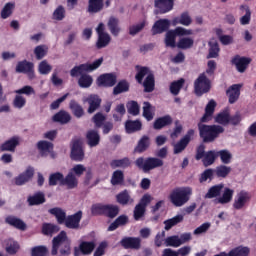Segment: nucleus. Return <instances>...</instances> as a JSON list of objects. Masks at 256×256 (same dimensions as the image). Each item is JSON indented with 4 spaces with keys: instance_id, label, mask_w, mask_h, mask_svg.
Returning a JSON list of instances; mask_svg holds the SVG:
<instances>
[{
    "instance_id": "4468645a",
    "label": "nucleus",
    "mask_w": 256,
    "mask_h": 256,
    "mask_svg": "<svg viewBox=\"0 0 256 256\" xmlns=\"http://www.w3.org/2000/svg\"><path fill=\"white\" fill-rule=\"evenodd\" d=\"M241 87H243V84H234L227 89L226 95L230 105H234V103L239 101V97H241Z\"/></svg>"
},
{
    "instance_id": "ddd939ff",
    "label": "nucleus",
    "mask_w": 256,
    "mask_h": 256,
    "mask_svg": "<svg viewBox=\"0 0 256 256\" xmlns=\"http://www.w3.org/2000/svg\"><path fill=\"white\" fill-rule=\"evenodd\" d=\"M35 175V168L32 166H28L24 172L20 173L18 176L14 178L15 185L21 186L25 185V183H29L33 176Z\"/></svg>"
},
{
    "instance_id": "79ce46f5",
    "label": "nucleus",
    "mask_w": 256,
    "mask_h": 256,
    "mask_svg": "<svg viewBox=\"0 0 256 256\" xmlns=\"http://www.w3.org/2000/svg\"><path fill=\"white\" fill-rule=\"evenodd\" d=\"M78 85L82 89H89L93 85V77L89 74H82L78 80Z\"/></svg>"
},
{
    "instance_id": "c03bdc74",
    "label": "nucleus",
    "mask_w": 256,
    "mask_h": 256,
    "mask_svg": "<svg viewBox=\"0 0 256 256\" xmlns=\"http://www.w3.org/2000/svg\"><path fill=\"white\" fill-rule=\"evenodd\" d=\"M155 113V108L151 106L149 102H144L143 103V117L147 121H152Z\"/></svg>"
},
{
    "instance_id": "de8ad7c7",
    "label": "nucleus",
    "mask_w": 256,
    "mask_h": 256,
    "mask_svg": "<svg viewBox=\"0 0 256 256\" xmlns=\"http://www.w3.org/2000/svg\"><path fill=\"white\" fill-rule=\"evenodd\" d=\"M181 221H183V215L181 214H178L171 219L165 220L164 221L165 231H169V229H171L172 227H175V225H177L178 223H181Z\"/></svg>"
},
{
    "instance_id": "4d7b16f0",
    "label": "nucleus",
    "mask_w": 256,
    "mask_h": 256,
    "mask_svg": "<svg viewBox=\"0 0 256 256\" xmlns=\"http://www.w3.org/2000/svg\"><path fill=\"white\" fill-rule=\"evenodd\" d=\"M217 157H220L222 163H224V165H229V163H231V159H233V155L231 154V152H229V150H220L217 152Z\"/></svg>"
},
{
    "instance_id": "e2e57ef3",
    "label": "nucleus",
    "mask_w": 256,
    "mask_h": 256,
    "mask_svg": "<svg viewBox=\"0 0 256 256\" xmlns=\"http://www.w3.org/2000/svg\"><path fill=\"white\" fill-rule=\"evenodd\" d=\"M63 181H64V176L62 173L56 172L52 175H50L49 177V185L55 186L58 183H60V185H63Z\"/></svg>"
},
{
    "instance_id": "680f3d73",
    "label": "nucleus",
    "mask_w": 256,
    "mask_h": 256,
    "mask_svg": "<svg viewBox=\"0 0 256 256\" xmlns=\"http://www.w3.org/2000/svg\"><path fill=\"white\" fill-rule=\"evenodd\" d=\"M53 67L47 62V60H43L38 65V71L40 75H49L50 71H52Z\"/></svg>"
},
{
    "instance_id": "864d4df0",
    "label": "nucleus",
    "mask_w": 256,
    "mask_h": 256,
    "mask_svg": "<svg viewBox=\"0 0 256 256\" xmlns=\"http://www.w3.org/2000/svg\"><path fill=\"white\" fill-rule=\"evenodd\" d=\"M108 27L114 37H117V35H119L121 31V28H119V20H117L116 18H110L108 21Z\"/></svg>"
},
{
    "instance_id": "c85d7f7f",
    "label": "nucleus",
    "mask_w": 256,
    "mask_h": 256,
    "mask_svg": "<svg viewBox=\"0 0 256 256\" xmlns=\"http://www.w3.org/2000/svg\"><path fill=\"white\" fill-rule=\"evenodd\" d=\"M52 119L55 121V123L65 125L71 121V114H69L67 111L61 110L56 113Z\"/></svg>"
},
{
    "instance_id": "37998d69",
    "label": "nucleus",
    "mask_w": 256,
    "mask_h": 256,
    "mask_svg": "<svg viewBox=\"0 0 256 256\" xmlns=\"http://www.w3.org/2000/svg\"><path fill=\"white\" fill-rule=\"evenodd\" d=\"M141 121L139 120H128L126 123H125V129H126V132L128 133H135V131H141Z\"/></svg>"
},
{
    "instance_id": "49530a36",
    "label": "nucleus",
    "mask_w": 256,
    "mask_h": 256,
    "mask_svg": "<svg viewBox=\"0 0 256 256\" xmlns=\"http://www.w3.org/2000/svg\"><path fill=\"white\" fill-rule=\"evenodd\" d=\"M28 203L29 205H41L45 203V194L43 192H37L28 198Z\"/></svg>"
},
{
    "instance_id": "13d9d810",
    "label": "nucleus",
    "mask_w": 256,
    "mask_h": 256,
    "mask_svg": "<svg viewBox=\"0 0 256 256\" xmlns=\"http://www.w3.org/2000/svg\"><path fill=\"white\" fill-rule=\"evenodd\" d=\"M49 213H51V215H55L58 223H65L66 215H65V212L61 208H52L49 210Z\"/></svg>"
},
{
    "instance_id": "f8f14e48",
    "label": "nucleus",
    "mask_w": 256,
    "mask_h": 256,
    "mask_svg": "<svg viewBox=\"0 0 256 256\" xmlns=\"http://www.w3.org/2000/svg\"><path fill=\"white\" fill-rule=\"evenodd\" d=\"M231 63L236 67L238 73H245V71H247V67H249V64L251 63V58L236 55L232 58Z\"/></svg>"
},
{
    "instance_id": "6ab92c4d",
    "label": "nucleus",
    "mask_w": 256,
    "mask_h": 256,
    "mask_svg": "<svg viewBox=\"0 0 256 256\" xmlns=\"http://www.w3.org/2000/svg\"><path fill=\"white\" fill-rule=\"evenodd\" d=\"M5 223L11 227H14L15 229H18L19 231H27V224L21 220V218L14 215L6 216Z\"/></svg>"
},
{
    "instance_id": "a211bd4d",
    "label": "nucleus",
    "mask_w": 256,
    "mask_h": 256,
    "mask_svg": "<svg viewBox=\"0 0 256 256\" xmlns=\"http://www.w3.org/2000/svg\"><path fill=\"white\" fill-rule=\"evenodd\" d=\"M71 157L74 161H81L85 157L81 140H74L72 143Z\"/></svg>"
},
{
    "instance_id": "f257e3e1",
    "label": "nucleus",
    "mask_w": 256,
    "mask_h": 256,
    "mask_svg": "<svg viewBox=\"0 0 256 256\" xmlns=\"http://www.w3.org/2000/svg\"><path fill=\"white\" fill-rule=\"evenodd\" d=\"M235 191L231 188H225V185L218 184L209 188L208 192L205 194V199H215V203L220 205H227L233 201V195Z\"/></svg>"
},
{
    "instance_id": "b1692460",
    "label": "nucleus",
    "mask_w": 256,
    "mask_h": 256,
    "mask_svg": "<svg viewBox=\"0 0 256 256\" xmlns=\"http://www.w3.org/2000/svg\"><path fill=\"white\" fill-rule=\"evenodd\" d=\"M93 249H95L94 242H82L79 248H75L74 256H79L81 253L82 255H89L93 252Z\"/></svg>"
},
{
    "instance_id": "8fccbe9b",
    "label": "nucleus",
    "mask_w": 256,
    "mask_h": 256,
    "mask_svg": "<svg viewBox=\"0 0 256 256\" xmlns=\"http://www.w3.org/2000/svg\"><path fill=\"white\" fill-rule=\"evenodd\" d=\"M103 9V0H89V13H99Z\"/></svg>"
},
{
    "instance_id": "052dcab7",
    "label": "nucleus",
    "mask_w": 256,
    "mask_h": 256,
    "mask_svg": "<svg viewBox=\"0 0 256 256\" xmlns=\"http://www.w3.org/2000/svg\"><path fill=\"white\" fill-rule=\"evenodd\" d=\"M16 95H26L27 97H31V95H35V89L32 86L25 85L22 88H19L14 91Z\"/></svg>"
},
{
    "instance_id": "473e14b6",
    "label": "nucleus",
    "mask_w": 256,
    "mask_h": 256,
    "mask_svg": "<svg viewBox=\"0 0 256 256\" xmlns=\"http://www.w3.org/2000/svg\"><path fill=\"white\" fill-rule=\"evenodd\" d=\"M251 250L247 246H238L228 253L226 252V256H249Z\"/></svg>"
},
{
    "instance_id": "3c124183",
    "label": "nucleus",
    "mask_w": 256,
    "mask_h": 256,
    "mask_svg": "<svg viewBox=\"0 0 256 256\" xmlns=\"http://www.w3.org/2000/svg\"><path fill=\"white\" fill-rule=\"evenodd\" d=\"M63 185H67L68 189H75L78 185L77 177L72 172H69L63 180Z\"/></svg>"
},
{
    "instance_id": "6e6d98bb",
    "label": "nucleus",
    "mask_w": 256,
    "mask_h": 256,
    "mask_svg": "<svg viewBox=\"0 0 256 256\" xmlns=\"http://www.w3.org/2000/svg\"><path fill=\"white\" fill-rule=\"evenodd\" d=\"M166 247H181V240L178 235L169 236L165 239Z\"/></svg>"
},
{
    "instance_id": "aec40b11",
    "label": "nucleus",
    "mask_w": 256,
    "mask_h": 256,
    "mask_svg": "<svg viewBox=\"0 0 256 256\" xmlns=\"http://www.w3.org/2000/svg\"><path fill=\"white\" fill-rule=\"evenodd\" d=\"M117 83V77L114 74H102L97 79L98 87H113Z\"/></svg>"
},
{
    "instance_id": "774afa93",
    "label": "nucleus",
    "mask_w": 256,
    "mask_h": 256,
    "mask_svg": "<svg viewBox=\"0 0 256 256\" xmlns=\"http://www.w3.org/2000/svg\"><path fill=\"white\" fill-rule=\"evenodd\" d=\"M105 211H107V205L105 204H94L91 207L92 215H105Z\"/></svg>"
},
{
    "instance_id": "2eb2a0df",
    "label": "nucleus",
    "mask_w": 256,
    "mask_h": 256,
    "mask_svg": "<svg viewBox=\"0 0 256 256\" xmlns=\"http://www.w3.org/2000/svg\"><path fill=\"white\" fill-rule=\"evenodd\" d=\"M20 143L21 137L13 136L0 145V151L15 153V150L17 149V147H19Z\"/></svg>"
},
{
    "instance_id": "603ef678",
    "label": "nucleus",
    "mask_w": 256,
    "mask_h": 256,
    "mask_svg": "<svg viewBox=\"0 0 256 256\" xmlns=\"http://www.w3.org/2000/svg\"><path fill=\"white\" fill-rule=\"evenodd\" d=\"M128 221L129 218H127V216H119L113 223L110 224V226L108 227V231H115V229L121 227V225H126Z\"/></svg>"
},
{
    "instance_id": "412c9836",
    "label": "nucleus",
    "mask_w": 256,
    "mask_h": 256,
    "mask_svg": "<svg viewBox=\"0 0 256 256\" xmlns=\"http://www.w3.org/2000/svg\"><path fill=\"white\" fill-rule=\"evenodd\" d=\"M175 5V0H155L154 6L159 10L160 13H169V11H173V7Z\"/></svg>"
},
{
    "instance_id": "72a5a7b5",
    "label": "nucleus",
    "mask_w": 256,
    "mask_h": 256,
    "mask_svg": "<svg viewBox=\"0 0 256 256\" xmlns=\"http://www.w3.org/2000/svg\"><path fill=\"white\" fill-rule=\"evenodd\" d=\"M116 199H117V202L120 203V205H131L134 201L131 195L129 194V191L127 190L120 192L116 196Z\"/></svg>"
},
{
    "instance_id": "0eeeda50",
    "label": "nucleus",
    "mask_w": 256,
    "mask_h": 256,
    "mask_svg": "<svg viewBox=\"0 0 256 256\" xmlns=\"http://www.w3.org/2000/svg\"><path fill=\"white\" fill-rule=\"evenodd\" d=\"M103 65V57L95 60L92 63L81 64L79 66H75L71 71V77H79V75H83V73H91L99 69Z\"/></svg>"
},
{
    "instance_id": "5701e85b",
    "label": "nucleus",
    "mask_w": 256,
    "mask_h": 256,
    "mask_svg": "<svg viewBox=\"0 0 256 256\" xmlns=\"http://www.w3.org/2000/svg\"><path fill=\"white\" fill-rule=\"evenodd\" d=\"M172 24L175 25H183V27H190L193 24V18L189 12H183L178 17H175L172 20Z\"/></svg>"
},
{
    "instance_id": "4c0bfd02",
    "label": "nucleus",
    "mask_w": 256,
    "mask_h": 256,
    "mask_svg": "<svg viewBox=\"0 0 256 256\" xmlns=\"http://www.w3.org/2000/svg\"><path fill=\"white\" fill-rule=\"evenodd\" d=\"M37 147L41 155H49V153L53 151V143L49 141H45V140L39 141L37 144Z\"/></svg>"
},
{
    "instance_id": "39448f33",
    "label": "nucleus",
    "mask_w": 256,
    "mask_h": 256,
    "mask_svg": "<svg viewBox=\"0 0 256 256\" xmlns=\"http://www.w3.org/2000/svg\"><path fill=\"white\" fill-rule=\"evenodd\" d=\"M188 35H193V31L191 29L178 26L175 29H171L166 32L164 43L166 47H171L173 49L177 47V37H187Z\"/></svg>"
},
{
    "instance_id": "7c9ffc66",
    "label": "nucleus",
    "mask_w": 256,
    "mask_h": 256,
    "mask_svg": "<svg viewBox=\"0 0 256 256\" xmlns=\"http://www.w3.org/2000/svg\"><path fill=\"white\" fill-rule=\"evenodd\" d=\"M230 110L229 108L224 109L218 115L215 116V123L219 125H229Z\"/></svg>"
},
{
    "instance_id": "69168bd1",
    "label": "nucleus",
    "mask_w": 256,
    "mask_h": 256,
    "mask_svg": "<svg viewBox=\"0 0 256 256\" xmlns=\"http://www.w3.org/2000/svg\"><path fill=\"white\" fill-rule=\"evenodd\" d=\"M127 91H129V83H127L126 81H121L115 86L113 93L114 95H119Z\"/></svg>"
},
{
    "instance_id": "20e7f679",
    "label": "nucleus",
    "mask_w": 256,
    "mask_h": 256,
    "mask_svg": "<svg viewBox=\"0 0 256 256\" xmlns=\"http://www.w3.org/2000/svg\"><path fill=\"white\" fill-rule=\"evenodd\" d=\"M52 243V255H57L59 249L62 255L71 254V241L67 238L65 231L60 232V234L53 239Z\"/></svg>"
},
{
    "instance_id": "dca6fc26",
    "label": "nucleus",
    "mask_w": 256,
    "mask_h": 256,
    "mask_svg": "<svg viewBox=\"0 0 256 256\" xmlns=\"http://www.w3.org/2000/svg\"><path fill=\"white\" fill-rule=\"evenodd\" d=\"M193 135H195V130L191 129L178 143L174 145L175 155L185 151V148L187 147V145H189V142L191 141V139H193Z\"/></svg>"
},
{
    "instance_id": "338daca9",
    "label": "nucleus",
    "mask_w": 256,
    "mask_h": 256,
    "mask_svg": "<svg viewBox=\"0 0 256 256\" xmlns=\"http://www.w3.org/2000/svg\"><path fill=\"white\" fill-rule=\"evenodd\" d=\"M183 83H185L184 79H180L171 83L170 92L172 93V95H179V91H181Z\"/></svg>"
},
{
    "instance_id": "f704fd0d",
    "label": "nucleus",
    "mask_w": 256,
    "mask_h": 256,
    "mask_svg": "<svg viewBox=\"0 0 256 256\" xmlns=\"http://www.w3.org/2000/svg\"><path fill=\"white\" fill-rule=\"evenodd\" d=\"M33 53L36 59L38 61H41V59H44V57H47V53H49V47L45 44L38 45L34 48Z\"/></svg>"
},
{
    "instance_id": "c9c22d12",
    "label": "nucleus",
    "mask_w": 256,
    "mask_h": 256,
    "mask_svg": "<svg viewBox=\"0 0 256 256\" xmlns=\"http://www.w3.org/2000/svg\"><path fill=\"white\" fill-rule=\"evenodd\" d=\"M13 11H15V3L14 2L6 3L0 13L1 19H9V17L13 15Z\"/></svg>"
},
{
    "instance_id": "e433bc0d",
    "label": "nucleus",
    "mask_w": 256,
    "mask_h": 256,
    "mask_svg": "<svg viewBox=\"0 0 256 256\" xmlns=\"http://www.w3.org/2000/svg\"><path fill=\"white\" fill-rule=\"evenodd\" d=\"M172 123L173 119L171 116L166 115L155 120L154 129H163V127H167V125H171Z\"/></svg>"
},
{
    "instance_id": "a878e982",
    "label": "nucleus",
    "mask_w": 256,
    "mask_h": 256,
    "mask_svg": "<svg viewBox=\"0 0 256 256\" xmlns=\"http://www.w3.org/2000/svg\"><path fill=\"white\" fill-rule=\"evenodd\" d=\"M195 45V39L193 37L188 36H180L176 46L178 49H191Z\"/></svg>"
},
{
    "instance_id": "ea45409f",
    "label": "nucleus",
    "mask_w": 256,
    "mask_h": 256,
    "mask_svg": "<svg viewBox=\"0 0 256 256\" xmlns=\"http://www.w3.org/2000/svg\"><path fill=\"white\" fill-rule=\"evenodd\" d=\"M69 107L75 117L80 119V117H83L85 115V112L83 111V107L77 103L75 100H71L69 103Z\"/></svg>"
},
{
    "instance_id": "c756f323",
    "label": "nucleus",
    "mask_w": 256,
    "mask_h": 256,
    "mask_svg": "<svg viewBox=\"0 0 256 256\" xmlns=\"http://www.w3.org/2000/svg\"><path fill=\"white\" fill-rule=\"evenodd\" d=\"M215 107H217V103H215L214 100H210L206 105L205 114L201 118L202 123H207V121L211 119V116L215 113Z\"/></svg>"
},
{
    "instance_id": "09e8293b",
    "label": "nucleus",
    "mask_w": 256,
    "mask_h": 256,
    "mask_svg": "<svg viewBox=\"0 0 256 256\" xmlns=\"http://www.w3.org/2000/svg\"><path fill=\"white\" fill-rule=\"evenodd\" d=\"M215 159H217V151H208L204 154L203 164L205 167H209V165H213L215 163Z\"/></svg>"
},
{
    "instance_id": "9b49d317",
    "label": "nucleus",
    "mask_w": 256,
    "mask_h": 256,
    "mask_svg": "<svg viewBox=\"0 0 256 256\" xmlns=\"http://www.w3.org/2000/svg\"><path fill=\"white\" fill-rule=\"evenodd\" d=\"M249 201H251V193L242 190L236 194L233 202V207L234 209L239 211L241 209H244V207H247Z\"/></svg>"
},
{
    "instance_id": "f03ea898",
    "label": "nucleus",
    "mask_w": 256,
    "mask_h": 256,
    "mask_svg": "<svg viewBox=\"0 0 256 256\" xmlns=\"http://www.w3.org/2000/svg\"><path fill=\"white\" fill-rule=\"evenodd\" d=\"M193 189L189 186L178 187L171 191L169 199L174 207H183L191 199Z\"/></svg>"
},
{
    "instance_id": "423d86ee",
    "label": "nucleus",
    "mask_w": 256,
    "mask_h": 256,
    "mask_svg": "<svg viewBox=\"0 0 256 256\" xmlns=\"http://www.w3.org/2000/svg\"><path fill=\"white\" fill-rule=\"evenodd\" d=\"M137 71L138 72L136 74V80L138 81V83H143V77L147 75L143 83L144 91L146 93H151V91L155 89V77L153 76V74H151V71L147 67L137 66Z\"/></svg>"
},
{
    "instance_id": "0e129e2a",
    "label": "nucleus",
    "mask_w": 256,
    "mask_h": 256,
    "mask_svg": "<svg viewBox=\"0 0 256 256\" xmlns=\"http://www.w3.org/2000/svg\"><path fill=\"white\" fill-rule=\"evenodd\" d=\"M59 231V227L54 224H43L42 226V233L44 235H53L54 233H57Z\"/></svg>"
},
{
    "instance_id": "393cba45",
    "label": "nucleus",
    "mask_w": 256,
    "mask_h": 256,
    "mask_svg": "<svg viewBox=\"0 0 256 256\" xmlns=\"http://www.w3.org/2000/svg\"><path fill=\"white\" fill-rule=\"evenodd\" d=\"M89 104L88 113H95L96 109L101 107V98L97 95H90L88 98L84 99Z\"/></svg>"
},
{
    "instance_id": "2f4dec72",
    "label": "nucleus",
    "mask_w": 256,
    "mask_h": 256,
    "mask_svg": "<svg viewBox=\"0 0 256 256\" xmlns=\"http://www.w3.org/2000/svg\"><path fill=\"white\" fill-rule=\"evenodd\" d=\"M241 14L244 15L240 18L241 25H249L251 23V9L248 5H241L240 6Z\"/></svg>"
},
{
    "instance_id": "a18cd8bd",
    "label": "nucleus",
    "mask_w": 256,
    "mask_h": 256,
    "mask_svg": "<svg viewBox=\"0 0 256 256\" xmlns=\"http://www.w3.org/2000/svg\"><path fill=\"white\" fill-rule=\"evenodd\" d=\"M33 67V62H29L27 60L20 61L16 65V73H26L29 69H33Z\"/></svg>"
},
{
    "instance_id": "9d476101",
    "label": "nucleus",
    "mask_w": 256,
    "mask_h": 256,
    "mask_svg": "<svg viewBox=\"0 0 256 256\" xmlns=\"http://www.w3.org/2000/svg\"><path fill=\"white\" fill-rule=\"evenodd\" d=\"M96 32L98 34V40L96 43L97 49H103L111 43V36L105 32V24L100 23L96 28Z\"/></svg>"
},
{
    "instance_id": "6e6552de",
    "label": "nucleus",
    "mask_w": 256,
    "mask_h": 256,
    "mask_svg": "<svg viewBox=\"0 0 256 256\" xmlns=\"http://www.w3.org/2000/svg\"><path fill=\"white\" fill-rule=\"evenodd\" d=\"M136 166L144 171V173H148V171H153V169H157V167H163V160L155 157L149 158H138L136 160Z\"/></svg>"
},
{
    "instance_id": "7ed1b4c3",
    "label": "nucleus",
    "mask_w": 256,
    "mask_h": 256,
    "mask_svg": "<svg viewBox=\"0 0 256 256\" xmlns=\"http://www.w3.org/2000/svg\"><path fill=\"white\" fill-rule=\"evenodd\" d=\"M198 129L200 133V137L203 139L205 143H211L221 135V133L225 132V128L221 125H205L198 124Z\"/></svg>"
},
{
    "instance_id": "bf43d9fd",
    "label": "nucleus",
    "mask_w": 256,
    "mask_h": 256,
    "mask_svg": "<svg viewBox=\"0 0 256 256\" xmlns=\"http://www.w3.org/2000/svg\"><path fill=\"white\" fill-rule=\"evenodd\" d=\"M65 15H66L65 7L60 5L54 10L52 17L54 21H63V19H65Z\"/></svg>"
},
{
    "instance_id": "58836bf2",
    "label": "nucleus",
    "mask_w": 256,
    "mask_h": 256,
    "mask_svg": "<svg viewBox=\"0 0 256 256\" xmlns=\"http://www.w3.org/2000/svg\"><path fill=\"white\" fill-rule=\"evenodd\" d=\"M26 105H27V99L23 95L17 94L12 101V107L14 109H17L18 111H21V109H24Z\"/></svg>"
},
{
    "instance_id": "4be33fe9",
    "label": "nucleus",
    "mask_w": 256,
    "mask_h": 256,
    "mask_svg": "<svg viewBox=\"0 0 256 256\" xmlns=\"http://www.w3.org/2000/svg\"><path fill=\"white\" fill-rule=\"evenodd\" d=\"M83 217V212L78 211L77 213L68 216L65 220V225L68 229H79V223Z\"/></svg>"
},
{
    "instance_id": "f3484780",
    "label": "nucleus",
    "mask_w": 256,
    "mask_h": 256,
    "mask_svg": "<svg viewBox=\"0 0 256 256\" xmlns=\"http://www.w3.org/2000/svg\"><path fill=\"white\" fill-rule=\"evenodd\" d=\"M169 27H171V20L160 19L156 21L152 26V35H161V33H165V31H168Z\"/></svg>"
},
{
    "instance_id": "a19ab883",
    "label": "nucleus",
    "mask_w": 256,
    "mask_h": 256,
    "mask_svg": "<svg viewBox=\"0 0 256 256\" xmlns=\"http://www.w3.org/2000/svg\"><path fill=\"white\" fill-rule=\"evenodd\" d=\"M147 25V20H142L136 24H133L129 27V35L135 37V35L141 33L143 29H145Z\"/></svg>"
},
{
    "instance_id": "cd10ccee",
    "label": "nucleus",
    "mask_w": 256,
    "mask_h": 256,
    "mask_svg": "<svg viewBox=\"0 0 256 256\" xmlns=\"http://www.w3.org/2000/svg\"><path fill=\"white\" fill-rule=\"evenodd\" d=\"M86 139L89 147H97L99 141H101V136H99L98 131L90 130L86 135Z\"/></svg>"
},
{
    "instance_id": "5fc2aeb1",
    "label": "nucleus",
    "mask_w": 256,
    "mask_h": 256,
    "mask_svg": "<svg viewBox=\"0 0 256 256\" xmlns=\"http://www.w3.org/2000/svg\"><path fill=\"white\" fill-rule=\"evenodd\" d=\"M216 34L222 45H233V43H235V39L233 38V36L221 34V30H217Z\"/></svg>"
},
{
    "instance_id": "bb28decb",
    "label": "nucleus",
    "mask_w": 256,
    "mask_h": 256,
    "mask_svg": "<svg viewBox=\"0 0 256 256\" xmlns=\"http://www.w3.org/2000/svg\"><path fill=\"white\" fill-rule=\"evenodd\" d=\"M121 245L125 249H139L141 247V238H124L121 241Z\"/></svg>"
},
{
    "instance_id": "1a4fd4ad",
    "label": "nucleus",
    "mask_w": 256,
    "mask_h": 256,
    "mask_svg": "<svg viewBox=\"0 0 256 256\" xmlns=\"http://www.w3.org/2000/svg\"><path fill=\"white\" fill-rule=\"evenodd\" d=\"M194 89L198 96H201L204 93H209L211 90V81L207 76H205V74H200L194 82Z\"/></svg>"
}]
</instances>
